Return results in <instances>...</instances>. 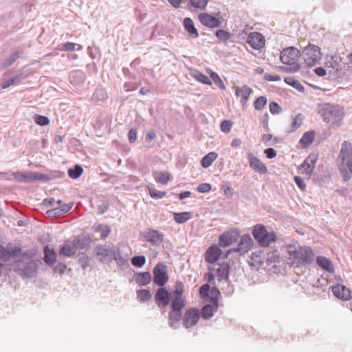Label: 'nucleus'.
Listing matches in <instances>:
<instances>
[{
  "mask_svg": "<svg viewBox=\"0 0 352 352\" xmlns=\"http://www.w3.org/2000/svg\"><path fill=\"white\" fill-rule=\"evenodd\" d=\"M300 56V51L294 47L283 49L280 54V60L285 66H280V70L287 73L298 72L300 67L298 63Z\"/></svg>",
  "mask_w": 352,
  "mask_h": 352,
  "instance_id": "f257e3e1",
  "label": "nucleus"
},
{
  "mask_svg": "<svg viewBox=\"0 0 352 352\" xmlns=\"http://www.w3.org/2000/svg\"><path fill=\"white\" fill-rule=\"evenodd\" d=\"M332 292L337 298L344 300H349L351 298L349 289L343 285L338 284L333 286Z\"/></svg>",
  "mask_w": 352,
  "mask_h": 352,
  "instance_id": "6ab92c4d",
  "label": "nucleus"
},
{
  "mask_svg": "<svg viewBox=\"0 0 352 352\" xmlns=\"http://www.w3.org/2000/svg\"><path fill=\"white\" fill-rule=\"evenodd\" d=\"M214 309L210 305H206L202 308V317L208 319L213 316Z\"/></svg>",
  "mask_w": 352,
  "mask_h": 352,
  "instance_id": "c03bdc74",
  "label": "nucleus"
},
{
  "mask_svg": "<svg viewBox=\"0 0 352 352\" xmlns=\"http://www.w3.org/2000/svg\"><path fill=\"white\" fill-rule=\"evenodd\" d=\"M118 255H119V250H118V254H115V256H113V258L116 261V262L120 265H124L126 263V262L128 261V259H127V255L124 256V257H118Z\"/></svg>",
  "mask_w": 352,
  "mask_h": 352,
  "instance_id": "052dcab7",
  "label": "nucleus"
},
{
  "mask_svg": "<svg viewBox=\"0 0 352 352\" xmlns=\"http://www.w3.org/2000/svg\"><path fill=\"white\" fill-rule=\"evenodd\" d=\"M108 209H109V204L107 202L103 201L100 204L98 205V212L99 214H103L105 212H107Z\"/></svg>",
  "mask_w": 352,
  "mask_h": 352,
  "instance_id": "0e129e2a",
  "label": "nucleus"
},
{
  "mask_svg": "<svg viewBox=\"0 0 352 352\" xmlns=\"http://www.w3.org/2000/svg\"><path fill=\"white\" fill-rule=\"evenodd\" d=\"M184 26L190 36L193 38H197L199 36L198 31L195 27L194 22L190 18L186 17L184 19Z\"/></svg>",
  "mask_w": 352,
  "mask_h": 352,
  "instance_id": "a878e982",
  "label": "nucleus"
},
{
  "mask_svg": "<svg viewBox=\"0 0 352 352\" xmlns=\"http://www.w3.org/2000/svg\"><path fill=\"white\" fill-rule=\"evenodd\" d=\"M252 234L261 247H268L271 243L276 240V233L274 232H268L266 227L261 224H256L254 227Z\"/></svg>",
  "mask_w": 352,
  "mask_h": 352,
  "instance_id": "7ed1b4c3",
  "label": "nucleus"
},
{
  "mask_svg": "<svg viewBox=\"0 0 352 352\" xmlns=\"http://www.w3.org/2000/svg\"><path fill=\"white\" fill-rule=\"evenodd\" d=\"M76 44L74 43L67 42L63 44L62 50L64 51H73L75 50Z\"/></svg>",
  "mask_w": 352,
  "mask_h": 352,
  "instance_id": "e2e57ef3",
  "label": "nucleus"
},
{
  "mask_svg": "<svg viewBox=\"0 0 352 352\" xmlns=\"http://www.w3.org/2000/svg\"><path fill=\"white\" fill-rule=\"evenodd\" d=\"M267 103V98L265 96H260L256 99L254 103L256 110H261Z\"/></svg>",
  "mask_w": 352,
  "mask_h": 352,
  "instance_id": "a18cd8bd",
  "label": "nucleus"
},
{
  "mask_svg": "<svg viewBox=\"0 0 352 352\" xmlns=\"http://www.w3.org/2000/svg\"><path fill=\"white\" fill-rule=\"evenodd\" d=\"M247 43L251 47L259 50L265 46V39L259 32H250L247 38Z\"/></svg>",
  "mask_w": 352,
  "mask_h": 352,
  "instance_id": "9b49d317",
  "label": "nucleus"
},
{
  "mask_svg": "<svg viewBox=\"0 0 352 352\" xmlns=\"http://www.w3.org/2000/svg\"><path fill=\"white\" fill-rule=\"evenodd\" d=\"M218 155L215 152H210L206 155L201 160V166L204 168H208L212 164V162L217 158Z\"/></svg>",
  "mask_w": 352,
  "mask_h": 352,
  "instance_id": "2f4dec72",
  "label": "nucleus"
},
{
  "mask_svg": "<svg viewBox=\"0 0 352 352\" xmlns=\"http://www.w3.org/2000/svg\"><path fill=\"white\" fill-rule=\"evenodd\" d=\"M67 265L65 264L60 263L54 267V270L55 272L63 274L65 271Z\"/></svg>",
  "mask_w": 352,
  "mask_h": 352,
  "instance_id": "338daca9",
  "label": "nucleus"
},
{
  "mask_svg": "<svg viewBox=\"0 0 352 352\" xmlns=\"http://www.w3.org/2000/svg\"><path fill=\"white\" fill-rule=\"evenodd\" d=\"M341 57L338 55L327 56L326 67L329 69V73L339 76L342 74Z\"/></svg>",
  "mask_w": 352,
  "mask_h": 352,
  "instance_id": "6e6552de",
  "label": "nucleus"
},
{
  "mask_svg": "<svg viewBox=\"0 0 352 352\" xmlns=\"http://www.w3.org/2000/svg\"><path fill=\"white\" fill-rule=\"evenodd\" d=\"M210 289V285L208 284H204L199 288V294L201 296H205L208 295Z\"/></svg>",
  "mask_w": 352,
  "mask_h": 352,
  "instance_id": "774afa93",
  "label": "nucleus"
},
{
  "mask_svg": "<svg viewBox=\"0 0 352 352\" xmlns=\"http://www.w3.org/2000/svg\"><path fill=\"white\" fill-rule=\"evenodd\" d=\"M252 92V89L247 85H243L242 87H236L235 88V95L237 97H241L240 101L243 106L246 104Z\"/></svg>",
  "mask_w": 352,
  "mask_h": 352,
  "instance_id": "412c9836",
  "label": "nucleus"
},
{
  "mask_svg": "<svg viewBox=\"0 0 352 352\" xmlns=\"http://www.w3.org/2000/svg\"><path fill=\"white\" fill-rule=\"evenodd\" d=\"M148 190H149L150 196L152 198L155 199H162L166 195V192H164V191H159V190H156L155 188H149Z\"/></svg>",
  "mask_w": 352,
  "mask_h": 352,
  "instance_id": "49530a36",
  "label": "nucleus"
},
{
  "mask_svg": "<svg viewBox=\"0 0 352 352\" xmlns=\"http://www.w3.org/2000/svg\"><path fill=\"white\" fill-rule=\"evenodd\" d=\"M352 155V146L350 143L344 142L342 144V147L339 153V157L344 162L346 159H350Z\"/></svg>",
  "mask_w": 352,
  "mask_h": 352,
  "instance_id": "bb28decb",
  "label": "nucleus"
},
{
  "mask_svg": "<svg viewBox=\"0 0 352 352\" xmlns=\"http://www.w3.org/2000/svg\"><path fill=\"white\" fill-rule=\"evenodd\" d=\"M284 80L287 84L292 86L300 91H302L304 90L303 86L293 77H286Z\"/></svg>",
  "mask_w": 352,
  "mask_h": 352,
  "instance_id": "ea45409f",
  "label": "nucleus"
},
{
  "mask_svg": "<svg viewBox=\"0 0 352 352\" xmlns=\"http://www.w3.org/2000/svg\"><path fill=\"white\" fill-rule=\"evenodd\" d=\"M185 301L182 296H174L172 303L171 308L175 311H180L184 307Z\"/></svg>",
  "mask_w": 352,
  "mask_h": 352,
  "instance_id": "c9c22d12",
  "label": "nucleus"
},
{
  "mask_svg": "<svg viewBox=\"0 0 352 352\" xmlns=\"http://www.w3.org/2000/svg\"><path fill=\"white\" fill-rule=\"evenodd\" d=\"M78 263L85 270L89 266V258L86 254H82L78 258Z\"/></svg>",
  "mask_w": 352,
  "mask_h": 352,
  "instance_id": "8fccbe9b",
  "label": "nucleus"
},
{
  "mask_svg": "<svg viewBox=\"0 0 352 352\" xmlns=\"http://www.w3.org/2000/svg\"><path fill=\"white\" fill-rule=\"evenodd\" d=\"M98 259L102 262H109L115 256L114 250L108 245H99L95 249Z\"/></svg>",
  "mask_w": 352,
  "mask_h": 352,
  "instance_id": "9d476101",
  "label": "nucleus"
},
{
  "mask_svg": "<svg viewBox=\"0 0 352 352\" xmlns=\"http://www.w3.org/2000/svg\"><path fill=\"white\" fill-rule=\"evenodd\" d=\"M154 282L159 286H164L168 280L166 266L158 263L153 269Z\"/></svg>",
  "mask_w": 352,
  "mask_h": 352,
  "instance_id": "0eeeda50",
  "label": "nucleus"
},
{
  "mask_svg": "<svg viewBox=\"0 0 352 352\" xmlns=\"http://www.w3.org/2000/svg\"><path fill=\"white\" fill-rule=\"evenodd\" d=\"M316 162V157H307L304 161V162L298 167L300 173L304 175L307 179H309L314 169Z\"/></svg>",
  "mask_w": 352,
  "mask_h": 352,
  "instance_id": "2eb2a0df",
  "label": "nucleus"
},
{
  "mask_svg": "<svg viewBox=\"0 0 352 352\" xmlns=\"http://www.w3.org/2000/svg\"><path fill=\"white\" fill-rule=\"evenodd\" d=\"M302 114L299 113L294 118L292 124V128L289 131V132H294L296 130H297L302 124Z\"/></svg>",
  "mask_w": 352,
  "mask_h": 352,
  "instance_id": "79ce46f5",
  "label": "nucleus"
},
{
  "mask_svg": "<svg viewBox=\"0 0 352 352\" xmlns=\"http://www.w3.org/2000/svg\"><path fill=\"white\" fill-rule=\"evenodd\" d=\"M190 75L192 77H194L196 80H197L198 81H199L204 84H206V85H211L212 84L208 76H206V75H204V74H202L201 72H200L197 69L191 70Z\"/></svg>",
  "mask_w": 352,
  "mask_h": 352,
  "instance_id": "473e14b6",
  "label": "nucleus"
},
{
  "mask_svg": "<svg viewBox=\"0 0 352 352\" xmlns=\"http://www.w3.org/2000/svg\"><path fill=\"white\" fill-rule=\"evenodd\" d=\"M265 154L269 159H272L276 156V151L272 148H267L264 151Z\"/></svg>",
  "mask_w": 352,
  "mask_h": 352,
  "instance_id": "69168bd1",
  "label": "nucleus"
},
{
  "mask_svg": "<svg viewBox=\"0 0 352 352\" xmlns=\"http://www.w3.org/2000/svg\"><path fill=\"white\" fill-rule=\"evenodd\" d=\"M239 236V232L236 230H230L221 234L219 238V244L221 247H227L236 242Z\"/></svg>",
  "mask_w": 352,
  "mask_h": 352,
  "instance_id": "dca6fc26",
  "label": "nucleus"
},
{
  "mask_svg": "<svg viewBox=\"0 0 352 352\" xmlns=\"http://www.w3.org/2000/svg\"><path fill=\"white\" fill-rule=\"evenodd\" d=\"M57 254L53 249L47 245L44 248V261L50 266H53L56 262Z\"/></svg>",
  "mask_w": 352,
  "mask_h": 352,
  "instance_id": "b1692460",
  "label": "nucleus"
},
{
  "mask_svg": "<svg viewBox=\"0 0 352 352\" xmlns=\"http://www.w3.org/2000/svg\"><path fill=\"white\" fill-rule=\"evenodd\" d=\"M168 179V175L166 173H160L157 177V181L162 184H166Z\"/></svg>",
  "mask_w": 352,
  "mask_h": 352,
  "instance_id": "bf43d9fd",
  "label": "nucleus"
},
{
  "mask_svg": "<svg viewBox=\"0 0 352 352\" xmlns=\"http://www.w3.org/2000/svg\"><path fill=\"white\" fill-rule=\"evenodd\" d=\"M192 218L190 212H175L173 214L174 220L179 224H183Z\"/></svg>",
  "mask_w": 352,
  "mask_h": 352,
  "instance_id": "c756f323",
  "label": "nucleus"
},
{
  "mask_svg": "<svg viewBox=\"0 0 352 352\" xmlns=\"http://www.w3.org/2000/svg\"><path fill=\"white\" fill-rule=\"evenodd\" d=\"M182 314L180 311L172 309L168 314V324L173 329H177L180 325Z\"/></svg>",
  "mask_w": 352,
  "mask_h": 352,
  "instance_id": "5701e85b",
  "label": "nucleus"
},
{
  "mask_svg": "<svg viewBox=\"0 0 352 352\" xmlns=\"http://www.w3.org/2000/svg\"><path fill=\"white\" fill-rule=\"evenodd\" d=\"M302 55L305 63L309 67L316 65L321 59L320 49L315 45L309 44L305 47Z\"/></svg>",
  "mask_w": 352,
  "mask_h": 352,
  "instance_id": "20e7f679",
  "label": "nucleus"
},
{
  "mask_svg": "<svg viewBox=\"0 0 352 352\" xmlns=\"http://www.w3.org/2000/svg\"><path fill=\"white\" fill-rule=\"evenodd\" d=\"M316 262L317 264L324 270L329 273H333L334 272V266L330 259L324 256H320L316 258Z\"/></svg>",
  "mask_w": 352,
  "mask_h": 352,
  "instance_id": "393cba45",
  "label": "nucleus"
},
{
  "mask_svg": "<svg viewBox=\"0 0 352 352\" xmlns=\"http://www.w3.org/2000/svg\"><path fill=\"white\" fill-rule=\"evenodd\" d=\"M232 122L230 120H223L221 124V130L222 132L228 133L230 131Z\"/></svg>",
  "mask_w": 352,
  "mask_h": 352,
  "instance_id": "864d4df0",
  "label": "nucleus"
},
{
  "mask_svg": "<svg viewBox=\"0 0 352 352\" xmlns=\"http://www.w3.org/2000/svg\"><path fill=\"white\" fill-rule=\"evenodd\" d=\"M314 140V132H305L300 140V143L305 148L309 146Z\"/></svg>",
  "mask_w": 352,
  "mask_h": 352,
  "instance_id": "72a5a7b5",
  "label": "nucleus"
},
{
  "mask_svg": "<svg viewBox=\"0 0 352 352\" xmlns=\"http://www.w3.org/2000/svg\"><path fill=\"white\" fill-rule=\"evenodd\" d=\"M34 122L40 126H46L50 123L49 118L41 115H36L34 118Z\"/></svg>",
  "mask_w": 352,
  "mask_h": 352,
  "instance_id": "de8ad7c7",
  "label": "nucleus"
},
{
  "mask_svg": "<svg viewBox=\"0 0 352 352\" xmlns=\"http://www.w3.org/2000/svg\"><path fill=\"white\" fill-rule=\"evenodd\" d=\"M211 188H212V186L210 184L203 183V184H199L197 186V190L199 192L205 193V192H209L211 190Z\"/></svg>",
  "mask_w": 352,
  "mask_h": 352,
  "instance_id": "4d7b16f0",
  "label": "nucleus"
},
{
  "mask_svg": "<svg viewBox=\"0 0 352 352\" xmlns=\"http://www.w3.org/2000/svg\"><path fill=\"white\" fill-rule=\"evenodd\" d=\"M289 259L293 264L305 265L312 261L314 252L309 247H300L296 250H289L288 251Z\"/></svg>",
  "mask_w": 352,
  "mask_h": 352,
  "instance_id": "f03ea898",
  "label": "nucleus"
},
{
  "mask_svg": "<svg viewBox=\"0 0 352 352\" xmlns=\"http://www.w3.org/2000/svg\"><path fill=\"white\" fill-rule=\"evenodd\" d=\"M328 122L338 125L343 118V111L339 107H331L327 109Z\"/></svg>",
  "mask_w": 352,
  "mask_h": 352,
  "instance_id": "ddd939ff",
  "label": "nucleus"
},
{
  "mask_svg": "<svg viewBox=\"0 0 352 352\" xmlns=\"http://www.w3.org/2000/svg\"><path fill=\"white\" fill-rule=\"evenodd\" d=\"M19 57L20 53L19 52L12 53L1 64V69H6L11 66Z\"/></svg>",
  "mask_w": 352,
  "mask_h": 352,
  "instance_id": "f704fd0d",
  "label": "nucleus"
},
{
  "mask_svg": "<svg viewBox=\"0 0 352 352\" xmlns=\"http://www.w3.org/2000/svg\"><path fill=\"white\" fill-rule=\"evenodd\" d=\"M146 263V258L144 256H133V266L142 267Z\"/></svg>",
  "mask_w": 352,
  "mask_h": 352,
  "instance_id": "603ef678",
  "label": "nucleus"
},
{
  "mask_svg": "<svg viewBox=\"0 0 352 352\" xmlns=\"http://www.w3.org/2000/svg\"><path fill=\"white\" fill-rule=\"evenodd\" d=\"M151 298V295L148 290L143 289L138 292V299L142 302L148 300Z\"/></svg>",
  "mask_w": 352,
  "mask_h": 352,
  "instance_id": "37998d69",
  "label": "nucleus"
},
{
  "mask_svg": "<svg viewBox=\"0 0 352 352\" xmlns=\"http://www.w3.org/2000/svg\"><path fill=\"white\" fill-rule=\"evenodd\" d=\"M200 318V311L198 309L192 308L186 311L182 322L186 328H190L196 325Z\"/></svg>",
  "mask_w": 352,
  "mask_h": 352,
  "instance_id": "1a4fd4ad",
  "label": "nucleus"
},
{
  "mask_svg": "<svg viewBox=\"0 0 352 352\" xmlns=\"http://www.w3.org/2000/svg\"><path fill=\"white\" fill-rule=\"evenodd\" d=\"M269 107L270 111L272 114H278L281 111L280 107L275 102H271Z\"/></svg>",
  "mask_w": 352,
  "mask_h": 352,
  "instance_id": "13d9d810",
  "label": "nucleus"
},
{
  "mask_svg": "<svg viewBox=\"0 0 352 352\" xmlns=\"http://www.w3.org/2000/svg\"><path fill=\"white\" fill-rule=\"evenodd\" d=\"M142 236L152 245H159L164 239V234L154 229L147 228L141 232Z\"/></svg>",
  "mask_w": 352,
  "mask_h": 352,
  "instance_id": "423d86ee",
  "label": "nucleus"
},
{
  "mask_svg": "<svg viewBox=\"0 0 352 352\" xmlns=\"http://www.w3.org/2000/svg\"><path fill=\"white\" fill-rule=\"evenodd\" d=\"M200 22L209 28H214L221 25V21L219 19L207 13L199 14Z\"/></svg>",
  "mask_w": 352,
  "mask_h": 352,
  "instance_id": "f3484780",
  "label": "nucleus"
},
{
  "mask_svg": "<svg viewBox=\"0 0 352 352\" xmlns=\"http://www.w3.org/2000/svg\"><path fill=\"white\" fill-rule=\"evenodd\" d=\"M14 178L18 182H34V176L33 173L25 174L21 172H15L13 173Z\"/></svg>",
  "mask_w": 352,
  "mask_h": 352,
  "instance_id": "7c9ffc66",
  "label": "nucleus"
},
{
  "mask_svg": "<svg viewBox=\"0 0 352 352\" xmlns=\"http://www.w3.org/2000/svg\"><path fill=\"white\" fill-rule=\"evenodd\" d=\"M221 254V249L216 245L208 248L205 253V260L207 263L213 264L216 263Z\"/></svg>",
  "mask_w": 352,
  "mask_h": 352,
  "instance_id": "a211bd4d",
  "label": "nucleus"
},
{
  "mask_svg": "<svg viewBox=\"0 0 352 352\" xmlns=\"http://www.w3.org/2000/svg\"><path fill=\"white\" fill-rule=\"evenodd\" d=\"M37 265L34 262H29L24 265L21 275L23 278H31L36 276L37 273Z\"/></svg>",
  "mask_w": 352,
  "mask_h": 352,
  "instance_id": "4be33fe9",
  "label": "nucleus"
},
{
  "mask_svg": "<svg viewBox=\"0 0 352 352\" xmlns=\"http://www.w3.org/2000/svg\"><path fill=\"white\" fill-rule=\"evenodd\" d=\"M184 292V285L181 281H177L174 291L175 296H182Z\"/></svg>",
  "mask_w": 352,
  "mask_h": 352,
  "instance_id": "6e6d98bb",
  "label": "nucleus"
},
{
  "mask_svg": "<svg viewBox=\"0 0 352 352\" xmlns=\"http://www.w3.org/2000/svg\"><path fill=\"white\" fill-rule=\"evenodd\" d=\"M96 232H100V237L102 239H105L111 232V228L107 225L100 224L96 226Z\"/></svg>",
  "mask_w": 352,
  "mask_h": 352,
  "instance_id": "4c0bfd02",
  "label": "nucleus"
},
{
  "mask_svg": "<svg viewBox=\"0 0 352 352\" xmlns=\"http://www.w3.org/2000/svg\"><path fill=\"white\" fill-rule=\"evenodd\" d=\"M73 243L76 247V250L85 249L89 246L90 239L89 238L83 235L78 236L75 240H74Z\"/></svg>",
  "mask_w": 352,
  "mask_h": 352,
  "instance_id": "c85d7f7f",
  "label": "nucleus"
},
{
  "mask_svg": "<svg viewBox=\"0 0 352 352\" xmlns=\"http://www.w3.org/2000/svg\"><path fill=\"white\" fill-rule=\"evenodd\" d=\"M253 240L249 234H243L240 238V241L236 248H232L227 252V254L232 252H238L240 255H244L253 246Z\"/></svg>",
  "mask_w": 352,
  "mask_h": 352,
  "instance_id": "39448f33",
  "label": "nucleus"
},
{
  "mask_svg": "<svg viewBox=\"0 0 352 352\" xmlns=\"http://www.w3.org/2000/svg\"><path fill=\"white\" fill-rule=\"evenodd\" d=\"M47 214L50 217H59L61 215H63V213L59 206L54 208L52 210H47Z\"/></svg>",
  "mask_w": 352,
  "mask_h": 352,
  "instance_id": "5fc2aeb1",
  "label": "nucleus"
},
{
  "mask_svg": "<svg viewBox=\"0 0 352 352\" xmlns=\"http://www.w3.org/2000/svg\"><path fill=\"white\" fill-rule=\"evenodd\" d=\"M215 35L219 40L224 42L228 41L230 38V33L224 30H217L215 33Z\"/></svg>",
  "mask_w": 352,
  "mask_h": 352,
  "instance_id": "09e8293b",
  "label": "nucleus"
},
{
  "mask_svg": "<svg viewBox=\"0 0 352 352\" xmlns=\"http://www.w3.org/2000/svg\"><path fill=\"white\" fill-rule=\"evenodd\" d=\"M210 76H211L212 79L213 80V81L214 82V83L219 87H220L221 89H226V87H225L222 80L221 79V78L217 73L212 72L210 74Z\"/></svg>",
  "mask_w": 352,
  "mask_h": 352,
  "instance_id": "3c124183",
  "label": "nucleus"
},
{
  "mask_svg": "<svg viewBox=\"0 0 352 352\" xmlns=\"http://www.w3.org/2000/svg\"><path fill=\"white\" fill-rule=\"evenodd\" d=\"M229 268L230 265L228 263H223L220 265L217 270V277L219 281L227 280L229 274Z\"/></svg>",
  "mask_w": 352,
  "mask_h": 352,
  "instance_id": "cd10ccee",
  "label": "nucleus"
},
{
  "mask_svg": "<svg viewBox=\"0 0 352 352\" xmlns=\"http://www.w3.org/2000/svg\"><path fill=\"white\" fill-rule=\"evenodd\" d=\"M250 166L256 173L265 174L267 172V166L252 153L248 154Z\"/></svg>",
  "mask_w": 352,
  "mask_h": 352,
  "instance_id": "4468645a",
  "label": "nucleus"
},
{
  "mask_svg": "<svg viewBox=\"0 0 352 352\" xmlns=\"http://www.w3.org/2000/svg\"><path fill=\"white\" fill-rule=\"evenodd\" d=\"M208 0H190V5L199 10H203L206 8Z\"/></svg>",
  "mask_w": 352,
  "mask_h": 352,
  "instance_id": "a19ab883",
  "label": "nucleus"
},
{
  "mask_svg": "<svg viewBox=\"0 0 352 352\" xmlns=\"http://www.w3.org/2000/svg\"><path fill=\"white\" fill-rule=\"evenodd\" d=\"M135 280L138 283L145 285L151 282V276L149 272L139 273L136 275Z\"/></svg>",
  "mask_w": 352,
  "mask_h": 352,
  "instance_id": "e433bc0d",
  "label": "nucleus"
},
{
  "mask_svg": "<svg viewBox=\"0 0 352 352\" xmlns=\"http://www.w3.org/2000/svg\"><path fill=\"white\" fill-rule=\"evenodd\" d=\"M76 254V250L73 242L65 241L60 247L59 255H63L67 257H73Z\"/></svg>",
  "mask_w": 352,
  "mask_h": 352,
  "instance_id": "aec40b11",
  "label": "nucleus"
},
{
  "mask_svg": "<svg viewBox=\"0 0 352 352\" xmlns=\"http://www.w3.org/2000/svg\"><path fill=\"white\" fill-rule=\"evenodd\" d=\"M83 168L81 166L76 164L74 168L68 170V175L72 179L78 178L82 173Z\"/></svg>",
  "mask_w": 352,
  "mask_h": 352,
  "instance_id": "58836bf2",
  "label": "nucleus"
},
{
  "mask_svg": "<svg viewBox=\"0 0 352 352\" xmlns=\"http://www.w3.org/2000/svg\"><path fill=\"white\" fill-rule=\"evenodd\" d=\"M170 293L164 287H160L155 296V300L159 307H164L170 302Z\"/></svg>",
  "mask_w": 352,
  "mask_h": 352,
  "instance_id": "f8f14e48",
  "label": "nucleus"
},
{
  "mask_svg": "<svg viewBox=\"0 0 352 352\" xmlns=\"http://www.w3.org/2000/svg\"><path fill=\"white\" fill-rule=\"evenodd\" d=\"M294 181H295V183L296 184V185L298 186V187L300 190H305L306 184L301 177H300L299 176H295Z\"/></svg>",
  "mask_w": 352,
  "mask_h": 352,
  "instance_id": "680f3d73",
  "label": "nucleus"
}]
</instances>
